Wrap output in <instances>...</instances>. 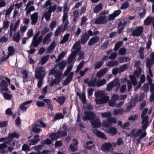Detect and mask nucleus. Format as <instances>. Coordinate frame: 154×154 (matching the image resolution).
<instances>
[{
  "instance_id": "obj_50",
  "label": "nucleus",
  "mask_w": 154,
  "mask_h": 154,
  "mask_svg": "<svg viewBox=\"0 0 154 154\" xmlns=\"http://www.w3.org/2000/svg\"><path fill=\"white\" fill-rule=\"evenodd\" d=\"M101 100L103 103H106L109 99V97L108 96L104 95L101 97Z\"/></svg>"
},
{
  "instance_id": "obj_21",
  "label": "nucleus",
  "mask_w": 154,
  "mask_h": 154,
  "mask_svg": "<svg viewBox=\"0 0 154 154\" xmlns=\"http://www.w3.org/2000/svg\"><path fill=\"white\" fill-rule=\"evenodd\" d=\"M102 9V4L101 3H100L97 5L95 6L94 8L93 9V11L95 13H97L101 11Z\"/></svg>"
},
{
  "instance_id": "obj_31",
  "label": "nucleus",
  "mask_w": 154,
  "mask_h": 154,
  "mask_svg": "<svg viewBox=\"0 0 154 154\" xmlns=\"http://www.w3.org/2000/svg\"><path fill=\"white\" fill-rule=\"evenodd\" d=\"M97 80L96 78H94L93 80H91L88 82V87L92 86L94 87L95 86V83Z\"/></svg>"
},
{
  "instance_id": "obj_23",
  "label": "nucleus",
  "mask_w": 154,
  "mask_h": 154,
  "mask_svg": "<svg viewBox=\"0 0 154 154\" xmlns=\"http://www.w3.org/2000/svg\"><path fill=\"white\" fill-rule=\"evenodd\" d=\"M154 63V61L149 58L146 59V66L147 68H151Z\"/></svg>"
},
{
  "instance_id": "obj_30",
  "label": "nucleus",
  "mask_w": 154,
  "mask_h": 154,
  "mask_svg": "<svg viewBox=\"0 0 154 154\" xmlns=\"http://www.w3.org/2000/svg\"><path fill=\"white\" fill-rule=\"evenodd\" d=\"M123 42L122 41H119L118 42L115 44L114 48V51H117L119 48L122 45Z\"/></svg>"
},
{
  "instance_id": "obj_20",
  "label": "nucleus",
  "mask_w": 154,
  "mask_h": 154,
  "mask_svg": "<svg viewBox=\"0 0 154 154\" xmlns=\"http://www.w3.org/2000/svg\"><path fill=\"white\" fill-rule=\"evenodd\" d=\"M153 19V17L150 16L147 17L144 20L143 23L146 26H148L151 24Z\"/></svg>"
},
{
  "instance_id": "obj_36",
  "label": "nucleus",
  "mask_w": 154,
  "mask_h": 154,
  "mask_svg": "<svg viewBox=\"0 0 154 154\" xmlns=\"http://www.w3.org/2000/svg\"><path fill=\"white\" fill-rule=\"evenodd\" d=\"M62 72L58 71L56 72V74L54 75V77L57 80L60 81V82L61 80V76L62 75Z\"/></svg>"
},
{
  "instance_id": "obj_1",
  "label": "nucleus",
  "mask_w": 154,
  "mask_h": 154,
  "mask_svg": "<svg viewBox=\"0 0 154 154\" xmlns=\"http://www.w3.org/2000/svg\"><path fill=\"white\" fill-rule=\"evenodd\" d=\"M73 65H69L66 68V71L63 74V76H66L68 75L66 79L63 81V85L66 86L71 81L74 75V73L72 72H70L72 69Z\"/></svg>"
},
{
  "instance_id": "obj_7",
  "label": "nucleus",
  "mask_w": 154,
  "mask_h": 154,
  "mask_svg": "<svg viewBox=\"0 0 154 154\" xmlns=\"http://www.w3.org/2000/svg\"><path fill=\"white\" fill-rule=\"evenodd\" d=\"M143 30V27L139 26L132 31V34L134 36H139L142 34Z\"/></svg>"
},
{
  "instance_id": "obj_37",
  "label": "nucleus",
  "mask_w": 154,
  "mask_h": 154,
  "mask_svg": "<svg viewBox=\"0 0 154 154\" xmlns=\"http://www.w3.org/2000/svg\"><path fill=\"white\" fill-rule=\"evenodd\" d=\"M128 67V65L127 64H124L121 65L119 68V73H121L122 72L124 71L125 69Z\"/></svg>"
},
{
  "instance_id": "obj_9",
  "label": "nucleus",
  "mask_w": 154,
  "mask_h": 154,
  "mask_svg": "<svg viewBox=\"0 0 154 154\" xmlns=\"http://www.w3.org/2000/svg\"><path fill=\"white\" fill-rule=\"evenodd\" d=\"M112 145L109 142L105 143L101 146L102 150L105 152H108L110 150Z\"/></svg>"
},
{
  "instance_id": "obj_63",
  "label": "nucleus",
  "mask_w": 154,
  "mask_h": 154,
  "mask_svg": "<svg viewBox=\"0 0 154 154\" xmlns=\"http://www.w3.org/2000/svg\"><path fill=\"white\" fill-rule=\"evenodd\" d=\"M117 54L116 52L112 53L110 56L108 57V58L111 60L115 59L117 57Z\"/></svg>"
},
{
  "instance_id": "obj_58",
  "label": "nucleus",
  "mask_w": 154,
  "mask_h": 154,
  "mask_svg": "<svg viewBox=\"0 0 154 154\" xmlns=\"http://www.w3.org/2000/svg\"><path fill=\"white\" fill-rule=\"evenodd\" d=\"M87 32L91 36L96 35L98 34L99 32V31H95L93 32L92 31L90 30H88Z\"/></svg>"
},
{
  "instance_id": "obj_35",
  "label": "nucleus",
  "mask_w": 154,
  "mask_h": 154,
  "mask_svg": "<svg viewBox=\"0 0 154 154\" xmlns=\"http://www.w3.org/2000/svg\"><path fill=\"white\" fill-rule=\"evenodd\" d=\"M8 50L9 52L8 56H9L13 55L14 54L15 52V50L13 48V47L11 46H9L8 48Z\"/></svg>"
},
{
  "instance_id": "obj_18",
  "label": "nucleus",
  "mask_w": 154,
  "mask_h": 154,
  "mask_svg": "<svg viewBox=\"0 0 154 154\" xmlns=\"http://www.w3.org/2000/svg\"><path fill=\"white\" fill-rule=\"evenodd\" d=\"M108 69L105 68L100 70L96 73V76L97 77H101L104 75L107 72Z\"/></svg>"
},
{
  "instance_id": "obj_56",
  "label": "nucleus",
  "mask_w": 154,
  "mask_h": 154,
  "mask_svg": "<svg viewBox=\"0 0 154 154\" xmlns=\"http://www.w3.org/2000/svg\"><path fill=\"white\" fill-rule=\"evenodd\" d=\"M9 22L8 20L4 21L3 22V26L2 27V29H6L8 28L9 26Z\"/></svg>"
},
{
  "instance_id": "obj_3",
  "label": "nucleus",
  "mask_w": 154,
  "mask_h": 154,
  "mask_svg": "<svg viewBox=\"0 0 154 154\" xmlns=\"http://www.w3.org/2000/svg\"><path fill=\"white\" fill-rule=\"evenodd\" d=\"M46 74L45 70L42 66H41L36 69L35 75V77L36 79H44Z\"/></svg>"
},
{
  "instance_id": "obj_11",
  "label": "nucleus",
  "mask_w": 154,
  "mask_h": 154,
  "mask_svg": "<svg viewBox=\"0 0 154 154\" xmlns=\"http://www.w3.org/2000/svg\"><path fill=\"white\" fill-rule=\"evenodd\" d=\"M93 133L98 137L107 140L106 135L103 132L96 129L93 130Z\"/></svg>"
},
{
  "instance_id": "obj_32",
  "label": "nucleus",
  "mask_w": 154,
  "mask_h": 154,
  "mask_svg": "<svg viewBox=\"0 0 154 154\" xmlns=\"http://www.w3.org/2000/svg\"><path fill=\"white\" fill-rule=\"evenodd\" d=\"M70 34L69 33H67L64 35L63 39L60 42V44H64L66 42H67L69 38Z\"/></svg>"
},
{
  "instance_id": "obj_13",
  "label": "nucleus",
  "mask_w": 154,
  "mask_h": 154,
  "mask_svg": "<svg viewBox=\"0 0 154 154\" xmlns=\"http://www.w3.org/2000/svg\"><path fill=\"white\" fill-rule=\"evenodd\" d=\"M105 131L106 133L112 136L116 135L117 132V129L114 127H110L109 128L106 129Z\"/></svg>"
},
{
  "instance_id": "obj_46",
  "label": "nucleus",
  "mask_w": 154,
  "mask_h": 154,
  "mask_svg": "<svg viewBox=\"0 0 154 154\" xmlns=\"http://www.w3.org/2000/svg\"><path fill=\"white\" fill-rule=\"evenodd\" d=\"M126 52V49L125 47L120 48L119 51L118 53L120 55H122L125 54Z\"/></svg>"
},
{
  "instance_id": "obj_12",
  "label": "nucleus",
  "mask_w": 154,
  "mask_h": 154,
  "mask_svg": "<svg viewBox=\"0 0 154 154\" xmlns=\"http://www.w3.org/2000/svg\"><path fill=\"white\" fill-rule=\"evenodd\" d=\"M90 35L88 33L86 32H85L81 38V43L82 44H85L89 38Z\"/></svg>"
},
{
  "instance_id": "obj_33",
  "label": "nucleus",
  "mask_w": 154,
  "mask_h": 154,
  "mask_svg": "<svg viewBox=\"0 0 154 154\" xmlns=\"http://www.w3.org/2000/svg\"><path fill=\"white\" fill-rule=\"evenodd\" d=\"M20 36V32L19 31H18L17 32L16 36H13V40L14 41L18 43L19 42Z\"/></svg>"
},
{
  "instance_id": "obj_61",
  "label": "nucleus",
  "mask_w": 154,
  "mask_h": 154,
  "mask_svg": "<svg viewBox=\"0 0 154 154\" xmlns=\"http://www.w3.org/2000/svg\"><path fill=\"white\" fill-rule=\"evenodd\" d=\"M69 10V8H68V5L67 3H65L63 5V12H66L67 13Z\"/></svg>"
},
{
  "instance_id": "obj_16",
  "label": "nucleus",
  "mask_w": 154,
  "mask_h": 154,
  "mask_svg": "<svg viewBox=\"0 0 154 154\" xmlns=\"http://www.w3.org/2000/svg\"><path fill=\"white\" fill-rule=\"evenodd\" d=\"M32 102V100H28L24 102L20 105L19 108L22 111H23V112H25L26 111L27 108L25 106L27 104H30Z\"/></svg>"
},
{
  "instance_id": "obj_43",
  "label": "nucleus",
  "mask_w": 154,
  "mask_h": 154,
  "mask_svg": "<svg viewBox=\"0 0 154 154\" xmlns=\"http://www.w3.org/2000/svg\"><path fill=\"white\" fill-rule=\"evenodd\" d=\"M60 81L57 80L56 79H52L49 84V85L51 87H53L54 85H59Z\"/></svg>"
},
{
  "instance_id": "obj_28",
  "label": "nucleus",
  "mask_w": 154,
  "mask_h": 154,
  "mask_svg": "<svg viewBox=\"0 0 154 154\" xmlns=\"http://www.w3.org/2000/svg\"><path fill=\"white\" fill-rule=\"evenodd\" d=\"M118 60L119 62L120 63H123L124 62H128L131 59L128 57L122 56L119 57Z\"/></svg>"
},
{
  "instance_id": "obj_27",
  "label": "nucleus",
  "mask_w": 154,
  "mask_h": 154,
  "mask_svg": "<svg viewBox=\"0 0 154 154\" xmlns=\"http://www.w3.org/2000/svg\"><path fill=\"white\" fill-rule=\"evenodd\" d=\"M49 55L48 54L43 56L41 59L40 60L41 63L42 65L45 64L48 60L49 57Z\"/></svg>"
},
{
  "instance_id": "obj_10",
  "label": "nucleus",
  "mask_w": 154,
  "mask_h": 154,
  "mask_svg": "<svg viewBox=\"0 0 154 154\" xmlns=\"http://www.w3.org/2000/svg\"><path fill=\"white\" fill-rule=\"evenodd\" d=\"M91 123L94 128H98L101 124L100 120L98 117H96L91 121Z\"/></svg>"
},
{
  "instance_id": "obj_38",
  "label": "nucleus",
  "mask_w": 154,
  "mask_h": 154,
  "mask_svg": "<svg viewBox=\"0 0 154 154\" xmlns=\"http://www.w3.org/2000/svg\"><path fill=\"white\" fill-rule=\"evenodd\" d=\"M41 42L38 40V39H33L32 44L33 46L34 47H37L40 44Z\"/></svg>"
},
{
  "instance_id": "obj_64",
  "label": "nucleus",
  "mask_w": 154,
  "mask_h": 154,
  "mask_svg": "<svg viewBox=\"0 0 154 154\" xmlns=\"http://www.w3.org/2000/svg\"><path fill=\"white\" fill-rule=\"evenodd\" d=\"M108 120L111 124L116 123L117 122V120L113 117H110L108 118Z\"/></svg>"
},
{
  "instance_id": "obj_25",
  "label": "nucleus",
  "mask_w": 154,
  "mask_h": 154,
  "mask_svg": "<svg viewBox=\"0 0 154 154\" xmlns=\"http://www.w3.org/2000/svg\"><path fill=\"white\" fill-rule=\"evenodd\" d=\"M64 117V116L62 115L61 113L59 112L55 115L53 120L56 121L59 119H63Z\"/></svg>"
},
{
  "instance_id": "obj_22",
  "label": "nucleus",
  "mask_w": 154,
  "mask_h": 154,
  "mask_svg": "<svg viewBox=\"0 0 154 154\" xmlns=\"http://www.w3.org/2000/svg\"><path fill=\"white\" fill-rule=\"evenodd\" d=\"M19 137L20 135L18 133L14 132L13 133H9L7 139H9L10 138L13 139L14 138H18Z\"/></svg>"
},
{
  "instance_id": "obj_42",
  "label": "nucleus",
  "mask_w": 154,
  "mask_h": 154,
  "mask_svg": "<svg viewBox=\"0 0 154 154\" xmlns=\"http://www.w3.org/2000/svg\"><path fill=\"white\" fill-rule=\"evenodd\" d=\"M101 115L103 117L108 118L111 116L112 114L110 112H106L101 113Z\"/></svg>"
},
{
  "instance_id": "obj_5",
  "label": "nucleus",
  "mask_w": 154,
  "mask_h": 154,
  "mask_svg": "<svg viewBox=\"0 0 154 154\" xmlns=\"http://www.w3.org/2000/svg\"><path fill=\"white\" fill-rule=\"evenodd\" d=\"M106 18V17L105 15L100 16L96 19L94 23L96 24L101 25L105 24L107 22Z\"/></svg>"
},
{
  "instance_id": "obj_54",
  "label": "nucleus",
  "mask_w": 154,
  "mask_h": 154,
  "mask_svg": "<svg viewBox=\"0 0 154 154\" xmlns=\"http://www.w3.org/2000/svg\"><path fill=\"white\" fill-rule=\"evenodd\" d=\"M66 99V97L62 96L58 98V102L61 105L63 104L65 102Z\"/></svg>"
},
{
  "instance_id": "obj_60",
  "label": "nucleus",
  "mask_w": 154,
  "mask_h": 154,
  "mask_svg": "<svg viewBox=\"0 0 154 154\" xmlns=\"http://www.w3.org/2000/svg\"><path fill=\"white\" fill-rule=\"evenodd\" d=\"M142 88L144 91L145 93H146L149 88L148 84L147 83L144 84L142 87Z\"/></svg>"
},
{
  "instance_id": "obj_53",
  "label": "nucleus",
  "mask_w": 154,
  "mask_h": 154,
  "mask_svg": "<svg viewBox=\"0 0 154 154\" xmlns=\"http://www.w3.org/2000/svg\"><path fill=\"white\" fill-rule=\"evenodd\" d=\"M50 137L53 140H56L59 138L58 135L57 134V132L52 134L50 135Z\"/></svg>"
},
{
  "instance_id": "obj_4",
  "label": "nucleus",
  "mask_w": 154,
  "mask_h": 154,
  "mask_svg": "<svg viewBox=\"0 0 154 154\" xmlns=\"http://www.w3.org/2000/svg\"><path fill=\"white\" fill-rule=\"evenodd\" d=\"M84 113L85 114V116L82 119L84 120H91V121L96 117L95 113L91 111L88 112L85 111Z\"/></svg>"
},
{
  "instance_id": "obj_6",
  "label": "nucleus",
  "mask_w": 154,
  "mask_h": 154,
  "mask_svg": "<svg viewBox=\"0 0 154 154\" xmlns=\"http://www.w3.org/2000/svg\"><path fill=\"white\" fill-rule=\"evenodd\" d=\"M127 22L126 21L124 20L123 22L121 21L118 23V29L119 34H120L124 32V30L127 25Z\"/></svg>"
},
{
  "instance_id": "obj_45",
  "label": "nucleus",
  "mask_w": 154,
  "mask_h": 154,
  "mask_svg": "<svg viewBox=\"0 0 154 154\" xmlns=\"http://www.w3.org/2000/svg\"><path fill=\"white\" fill-rule=\"evenodd\" d=\"M114 87V82L113 81L111 82L107 85L106 89L108 91H110Z\"/></svg>"
},
{
  "instance_id": "obj_2",
  "label": "nucleus",
  "mask_w": 154,
  "mask_h": 154,
  "mask_svg": "<svg viewBox=\"0 0 154 154\" xmlns=\"http://www.w3.org/2000/svg\"><path fill=\"white\" fill-rule=\"evenodd\" d=\"M148 111V109L147 108H145L142 111L141 115L142 120V124H143L142 126V129L143 131H145L148 126L149 117L148 115H146Z\"/></svg>"
},
{
  "instance_id": "obj_47",
  "label": "nucleus",
  "mask_w": 154,
  "mask_h": 154,
  "mask_svg": "<svg viewBox=\"0 0 154 154\" xmlns=\"http://www.w3.org/2000/svg\"><path fill=\"white\" fill-rule=\"evenodd\" d=\"M66 64V62L64 60H63L60 63L59 65V68L60 69L62 70L65 68Z\"/></svg>"
},
{
  "instance_id": "obj_15",
  "label": "nucleus",
  "mask_w": 154,
  "mask_h": 154,
  "mask_svg": "<svg viewBox=\"0 0 154 154\" xmlns=\"http://www.w3.org/2000/svg\"><path fill=\"white\" fill-rule=\"evenodd\" d=\"M100 39L99 37L95 36L91 38L88 42V45L90 46H92L94 44L97 43Z\"/></svg>"
},
{
  "instance_id": "obj_57",
  "label": "nucleus",
  "mask_w": 154,
  "mask_h": 154,
  "mask_svg": "<svg viewBox=\"0 0 154 154\" xmlns=\"http://www.w3.org/2000/svg\"><path fill=\"white\" fill-rule=\"evenodd\" d=\"M57 25V22L56 21H52L50 24V29L52 30L55 28Z\"/></svg>"
},
{
  "instance_id": "obj_55",
  "label": "nucleus",
  "mask_w": 154,
  "mask_h": 154,
  "mask_svg": "<svg viewBox=\"0 0 154 154\" xmlns=\"http://www.w3.org/2000/svg\"><path fill=\"white\" fill-rule=\"evenodd\" d=\"M32 131L35 133L39 134L41 131L42 129L40 128H38L37 127H34L32 128Z\"/></svg>"
},
{
  "instance_id": "obj_26",
  "label": "nucleus",
  "mask_w": 154,
  "mask_h": 154,
  "mask_svg": "<svg viewBox=\"0 0 154 154\" xmlns=\"http://www.w3.org/2000/svg\"><path fill=\"white\" fill-rule=\"evenodd\" d=\"M129 77L133 85L134 86L136 85L137 82L135 76L132 74H131L129 75Z\"/></svg>"
},
{
  "instance_id": "obj_14",
  "label": "nucleus",
  "mask_w": 154,
  "mask_h": 154,
  "mask_svg": "<svg viewBox=\"0 0 154 154\" xmlns=\"http://www.w3.org/2000/svg\"><path fill=\"white\" fill-rule=\"evenodd\" d=\"M38 13L35 12L31 15V23L32 25L35 24L37 22L38 20Z\"/></svg>"
},
{
  "instance_id": "obj_34",
  "label": "nucleus",
  "mask_w": 154,
  "mask_h": 154,
  "mask_svg": "<svg viewBox=\"0 0 154 154\" xmlns=\"http://www.w3.org/2000/svg\"><path fill=\"white\" fill-rule=\"evenodd\" d=\"M104 63L102 61H99L96 63L94 66V68L95 69H99L103 65Z\"/></svg>"
},
{
  "instance_id": "obj_39",
  "label": "nucleus",
  "mask_w": 154,
  "mask_h": 154,
  "mask_svg": "<svg viewBox=\"0 0 154 154\" xmlns=\"http://www.w3.org/2000/svg\"><path fill=\"white\" fill-rule=\"evenodd\" d=\"M52 35V33L50 32L47 34L44 38L43 41V43L45 44L48 39H50Z\"/></svg>"
},
{
  "instance_id": "obj_62",
  "label": "nucleus",
  "mask_w": 154,
  "mask_h": 154,
  "mask_svg": "<svg viewBox=\"0 0 154 154\" xmlns=\"http://www.w3.org/2000/svg\"><path fill=\"white\" fill-rule=\"evenodd\" d=\"M27 36L29 37V38H27V39H29L33 35V31L32 29H29L27 33Z\"/></svg>"
},
{
  "instance_id": "obj_17",
  "label": "nucleus",
  "mask_w": 154,
  "mask_h": 154,
  "mask_svg": "<svg viewBox=\"0 0 154 154\" xmlns=\"http://www.w3.org/2000/svg\"><path fill=\"white\" fill-rule=\"evenodd\" d=\"M8 86L7 82L5 80H2L0 83V88L2 87L1 90L2 91H7L8 90Z\"/></svg>"
},
{
  "instance_id": "obj_52",
  "label": "nucleus",
  "mask_w": 154,
  "mask_h": 154,
  "mask_svg": "<svg viewBox=\"0 0 154 154\" xmlns=\"http://www.w3.org/2000/svg\"><path fill=\"white\" fill-rule=\"evenodd\" d=\"M109 44V42L108 41H105L101 45V48L103 50L106 49L108 47Z\"/></svg>"
},
{
  "instance_id": "obj_59",
  "label": "nucleus",
  "mask_w": 154,
  "mask_h": 154,
  "mask_svg": "<svg viewBox=\"0 0 154 154\" xmlns=\"http://www.w3.org/2000/svg\"><path fill=\"white\" fill-rule=\"evenodd\" d=\"M51 13L48 12V11L45 14V17L46 21H48L50 19Z\"/></svg>"
},
{
  "instance_id": "obj_29",
  "label": "nucleus",
  "mask_w": 154,
  "mask_h": 154,
  "mask_svg": "<svg viewBox=\"0 0 154 154\" xmlns=\"http://www.w3.org/2000/svg\"><path fill=\"white\" fill-rule=\"evenodd\" d=\"M57 134L58 135L59 137H65L67 135V132L66 131H58L57 132Z\"/></svg>"
},
{
  "instance_id": "obj_19",
  "label": "nucleus",
  "mask_w": 154,
  "mask_h": 154,
  "mask_svg": "<svg viewBox=\"0 0 154 154\" xmlns=\"http://www.w3.org/2000/svg\"><path fill=\"white\" fill-rule=\"evenodd\" d=\"M43 101L45 102L48 106V108L51 111L53 110V106L52 100L50 99H43Z\"/></svg>"
},
{
  "instance_id": "obj_41",
  "label": "nucleus",
  "mask_w": 154,
  "mask_h": 154,
  "mask_svg": "<svg viewBox=\"0 0 154 154\" xmlns=\"http://www.w3.org/2000/svg\"><path fill=\"white\" fill-rule=\"evenodd\" d=\"M103 126L105 127H108L111 126L112 125V124L110 123L108 120V118L106 120H105L103 121L102 122Z\"/></svg>"
},
{
  "instance_id": "obj_49",
  "label": "nucleus",
  "mask_w": 154,
  "mask_h": 154,
  "mask_svg": "<svg viewBox=\"0 0 154 154\" xmlns=\"http://www.w3.org/2000/svg\"><path fill=\"white\" fill-rule=\"evenodd\" d=\"M123 111V109H114L113 112L115 115H117L119 114H122Z\"/></svg>"
},
{
  "instance_id": "obj_24",
  "label": "nucleus",
  "mask_w": 154,
  "mask_h": 154,
  "mask_svg": "<svg viewBox=\"0 0 154 154\" xmlns=\"http://www.w3.org/2000/svg\"><path fill=\"white\" fill-rule=\"evenodd\" d=\"M119 64L118 61L117 60H111L108 63L107 66L109 68L117 66Z\"/></svg>"
},
{
  "instance_id": "obj_51",
  "label": "nucleus",
  "mask_w": 154,
  "mask_h": 154,
  "mask_svg": "<svg viewBox=\"0 0 154 154\" xmlns=\"http://www.w3.org/2000/svg\"><path fill=\"white\" fill-rule=\"evenodd\" d=\"M57 5H54L53 6H50L49 8V10L48 11V12L51 13L53 11L54 12L56 9Z\"/></svg>"
},
{
  "instance_id": "obj_44",
  "label": "nucleus",
  "mask_w": 154,
  "mask_h": 154,
  "mask_svg": "<svg viewBox=\"0 0 154 154\" xmlns=\"http://www.w3.org/2000/svg\"><path fill=\"white\" fill-rule=\"evenodd\" d=\"M129 6V4L128 2V1H126L122 4L120 8L122 10L128 8Z\"/></svg>"
},
{
  "instance_id": "obj_40",
  "label": "nucleus",
  "mask_w": 154,
  "mask_h": 154,
  "mask_svg": "<svg viewBox=\"0 0 154 154\" xmlns=\"http://www.w3.org/2000/svg\"><path fill=\"white\" fill-rule=\"evenodd\" d=\"M106 80L105 79H103L101 80H99L98 79L97 83V87L102 86L106 83Z\"/></svg>"
},
{
  "instance_id": "obj_48",
  "label": "nucleus",
  "mask_w": 154,
  "mask_h": 154,
  "mask_svg": "<svg viewBox=\"0 0 154 154\" xmlns=\"http://www.w3.org/2000/svg\"><path fill=\"white\" fill-rule=\"evenodd\" d=\"M14 8L13 5H11L9 8L6 11V13L5 14V16H7L8 15L10 14L11 13L12 11Z\"/></svg>"
},
{
  "instance_id": "obj_8",
  "label": "nucleus",
  "mask_w": 154,
  "mask_h": 154,
  "mask_svg": "<svg viewBox=\"0 0 154 154\" xmlns=\"http://www.w3.org/2000/svg\"><path fill=\"white\" fill-rule=\"evenodd\" d=\"M80 49V48H79L72 52L69 55L68 59V62L69 64L71 63L73 61Z\"/></svg>"
}]
</instances>
